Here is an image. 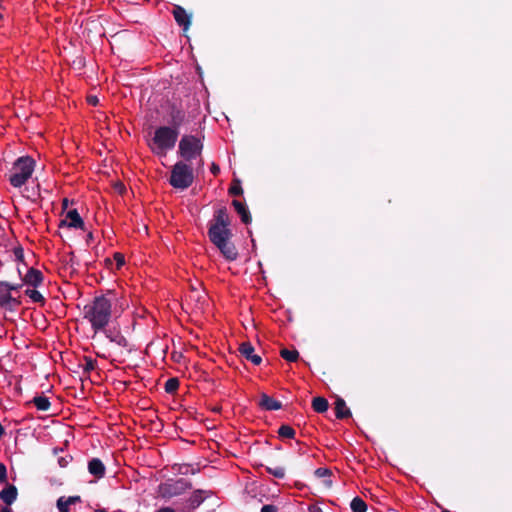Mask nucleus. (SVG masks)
<instances>
[{"label": "nucleus", "instance_id": "1", "mask_svg": "<svg viewBox=\"0 0 512 512\" xmlns=\"http://www.w3.org/2000/svg\"><path fill=\"white\" fill-rule=\"evenodd\" d=\"M230 216L226 207H221L214 212L213 220L208 227V237L213 245L217 247L221 255L229 262L238 258V250L231 241L232 231Z\"/></svg>", "mask_w": 512, "mask_h": 512}, {"label": "nucleus", "instance_id": "2", "mask_svg": "<svg viewBox=\"0 0 512 512\" xmlns=\"http://www.w3.org/2000/svg\"><path fill=\"white\" fill-rule=\"evenodd\" d=\"M112 313V300L106 295L96 296L84 306L83 318L91 324L94 331L93 338L100 330H104L109 325Z\"/></svg>", "mask_w": 512, "mask_h": 512}, {"label": "nucleus", "instance_id": "3", "mask_svg": "<svg viewBox=\"0 0 512 512\" xmlns=\"http://www.w3.org/2000/svg\"><path fill=\"white\" fill-rule=\"evenodd\" d=\"M179 131L168 126H160L155 132L149 144L151 150L157 155L165 156L169 150L175 147Z\"/></svg>", "mask_w": 512, "mask_h": 512}, {"label": "nucleus", "instance_id": "4", "mask_svg": "<svg viewBox=\"0 0 512 512\" xmlns=\"http://www.w3.org/2000/svg\"><path fill=\"white\" fill-rule=\"evenodd\" d=\"M194 182V171L191 164L184 161L176 162L172 168L169 184L179 190L188 189Z\"/></svg>", "mask_w": 512, "mask_h": 512}, {"label": "nucleus", "instance_id": "5", "mask_svg": "<svg viewBox=\"0 0 512 512\" xmlns=\"http://www.w3.org/2000/svg\"><path fill=\"white\" fill-rule=\"evenodd\" d=\"M34 167L35 161L32 157H19L13 164V172L9 176L10 184L15 188L22 187L32 176Z\"/></svg>", "mask_w": 512, "mask_h": 512}, {"label": "nucleus", "instance_id": "6", "mask_svg": "<svg viewBox=\"0 0 512 512\" xmlns=\"http://www.w3.org/2000/svg\"><path fill=\"white\" fill-rule=\"evenodd\" d=\"M202 150V141L194 135H184L179 141L178 155L186 163L190 164L193 159L201 156Z\"/></svg>", "mask_w": 512, "mask_h": 512}, {"label": "nucleus", "instance_id": "7", "mask_svg": "<svg viewBox=\"0 0 512 512\" xmlns=\"http://www.w3.org/2000/svg\"><path fill=\"white\" fill-rule=\"evenodd\" d=\"M192 488V483L184 478L168 479L158 486V492L162 498L170 499L183 494Z\"/></svg>", "mask_w": 512, "mask_h": 512}, {"label": "nucleus", "instance_id": "8", "mask_svg": "<svg viewBox=\"0 0 512 512\" xmlns=\"http://www.w3.org/2000/svg\"><path fill=\"white\" fill-rule=\"evenodd\" d=\"M100 332H103L105 337L113 343L118 349L123 350L126 349L130 351L129 349V342L127 338L122 334L121 329L119 327L113 326V327H105L104 330H100Z\"/></svg>", "mask_w": 512, "mask_h": 512}, {"label": "nucleus", "instance_id": "9", "mask_svg": "<svg viewBox=\"0 0 512 512\" xmlns=\"http://www.w3.org/2000/svg\"><path fill=\"white\" fill-rule=\"evenodd\" d=\"M59 227H67L81 230L86 229L85 223L80 214L78 213L77 209H71L67 211L65 218L60 221Z\"/></svg>", "mask_w": 512, "mask_h": 512}, {"label": "nucleus", "instance_id": "10", "mask_svg": "<svg viewBox=\"0 0 512 512\" xmlns=\"http://www.w3.org/2000/svg\"><path fill=\"white\" fill-rule=\"evenodd\" d=\"M186 120L185 111L177 106L176 104H172L169 108V126L171 128H175L179 131V128L184 124Z\"/></svg>", "mask_w": 512, "mask_h": 512}, {"label": "nucleus", "instance_id": "11", "mask_svg": "<svg viewBox=\"0 0 512 512\" xmlns=\"http://www.w3.org/2000/svg\"><path fill=\"white\" fill-rule=\"evenodd\" d=\"M172 14L174 16L176 23L180 27H183L185 31L189 29L191 25L192 16L191 14H188L187 11L182 6L175 5Z\"/></svg>", "mask_w": 512, "mask_h": 512}, {"label": "nucleus", "instance_id": "12", "mask_svg": "<svg viewBox=\"0 0 512 512\" xmlns=\"http://www.w3.org/2000/svg\"><path fill=\"white\" fill-rule=\"evenodd\" d=\"M22 281L26 285L37 288L42 285L44 281V275L40 270L31 267L28 269L27 273L22 278Z\"/></svg>", "mask_w": 512, "mask_h": 512}, {"label": "nucleus", "instance_id": "13", "mask_svg": "<svg viewBox=\"0 0 512 512\" xmlns=\"http://www.w3.org/2000/svg\"><path fill=\"white\" fill-rule=\"evenodd\" d=\"M239 352L241 356H243L245 359L251 361L254 365H260L262 362V358L260 355L255 354L254 347L250 342H243L239 346Z\"/></svg>", "mask_w": 512, "mask_h": 512}, {"label": "nucleus", "instance_id": "14", "mask_svg": "<svg viewBox=\"0 0 512 512\" xmlns=\"http://www.w3.org/2000/svg\"><path fill=\"white\" fill-rule=\"evenodd\" d=\"M88 471L97 479H101L105 476L106 468L104 463L99 458H92L88 462Z\"/></svg>", "mask_w": 512, "mask_h": 512}, {"label": "nucleus", "instance_id": "15", "mask_svg": "<svg viewBox=\"0 0 512 512\" xmlns=\"http://www.w3.org/2000/svg\"><path fill=\"white\" fill-rule=\"evenodd\" d=\"M258 405L267 411H274L282 408V403L280 401L273 399L265 393L261 394Z\"/></svg>", "mask_w": 512, "mask_h": 512}, {"label": "nucleus", "instance_id": "16", "mask_svg": "<svg viewBox=\"0 0 512 512\" xmlns=\"http://www.w3.org/2000/svg\"><path fill=\"white\" fill-rule=\"evenodd\" d=\"M18 496V490L16 486L7 484V486L0 492V499L7 505L10 506L15 502Z\"/></svg>", "mask_w": 512, "mask_h": 512}, {"label": "nucleus", "instance_id": "17", "mask_svg": "<svg viewBox=\"0 0 512 512\" xmlns=\"http://www.w3.org/2000/svg\"><path fill=\"white\" fill-rule=\"evenodd\" d=\"M232 205L235 208L236 212L239 214L241 221L244 224L251 223L252 216H251L250 211L248 210L247 206L244 203H242L238 200H233Z\"/></svg>", "mask_w": 512, "mask_h": 512}, {"label": "nucleus", "instance_id": "18", "mask_svg": "<svg viewBox=\"0 0 512 512\" xmlns=\"http://www.w3.org/2000/svg\"><path fill=\"white\" fill-rule=\"evenodd\" d=\"M335 405V416L337 419H345L351 416V411L346 406V402L343 398L337 397L334 403Z\"/></svg>", "mask_w": 512, "mask_h": 512}, {"label": "nucleus", "instance_id": "19", "mask_svg": "<svg viewBox=\"0 0 512 512\" xmlns=\"http://www.w3.org/2000/svg\"><path fill=\"white\" fill-rule=\"evenodd\" d=\"M329 407L327 399L324 397H315L312 400V408L317 413H324Z\"/></svg>", "mask_w": 512, "mask_h": 512}, {"label": "nucleus", "instance_id": "20", "mask_svg": "<svg viewBox=\"0 0 512 512\" xmlns=\"http://www.w3.org/2000/svg\"><path fill=\"white\" fill-rule=\"evenodd\" d=\"M206 492L204 490H195L190 499H189V505L192 507V508H197L199 507L203 501L205 500V494Z\"/></svg>", "mask_w": 512, "mask_h": 512}, {"label": "nucleus", "instance_id": "21", "mask_svg": "<svg viewBox=\"0 0 512 512\" xmlns=\"http://www.w3.org/2000/svg\"><path fill=\"white\" fill-rule=\"evenodd\" d=\"M32 403L40 411H48L51 406L49 399L45 396H35Z\"/></svg>", "mask_w": 512, "mask_h": 512}, {"label": "nucleus", "instance_id": "22", "mask_svg": "<svg viewBox=\"0 0 512 512\" xmlns=\"http://www.w3.org/2000/svg\"><path fill=\"white\" fill-rule=\"evenodd\" d=\"M25 295L28 296L34 303H39L42 306L46 302L44 296L38 290H36L35 288H33V289H30V288L26 289L25 290Z\"/></svg>", "mask_w": 512, "mask_h": 512}, {"label": "nucleus", "instance_id": "23", "mask_svg": "<svg viewBox=\"0 0 512 512\" xmlns=\"http://www.w3.org/2000/svg\"><path fill=\"white\" fill-rule=\"evenodd\" d=\"M350 507L353 512H366L367 511V504L360 497L353 498L350 503Z\"/></svg>", "mask_w": 512, "mask_h": 512}, {"label": "nucleus", "instance_id": "24", "mask_svg": "<svg viewBox=\"0 0 512 512\" xmlns=\"http://www.w3.org/2000/svg\"><path fill=\"white\" fill-rule=\"evenodd\" d=\"M280 356L288 362H295L299 358V352L296 349L288 350L283 348L280 351Z\"/></svg>", "mask_w": 512, "mask_h": 512}, {"label": "nucleus", "instance_id": "25", "mask_svg": "<svg viewBox=\"0 0 512 512\" xmlns=\"http://www.w3.org/2000/svg\"><path fill=\"white\" fill-rule=\"evenodd\" d=\"M179 379L176 377L169 378L164 385L165 392L168 394H174L179 388Z\"/></svg>", "mask_w": 512, "mask_h": 512}, {"label": "nucleus", "instance_id": "26", "mask_svg": "<svg viewBox=\"0 0 512 512\" xmlns=\"http://www.w3.org/2000/svg\"><path fill=\"white\" fill-rule=\"evenodd\" d=\"M295 430L290 425H281L278 429V435L281 438L293 439L295 437Z\"/></svg>", "mask_w": 512, "mask_h": 512}, {"label": "nucleus", "instance_id": "27", "mask_svg": "<svg viewBox=\"0 0 512 512\" xmlns=\"http://www.w3.org/2000/svg\"><path fill=\"white\" fill-rule=\"evenodd\" d=\"M11 296L12 291L7 286H2V281H0V308L7 305V301Z\"/></svg>", "mask_w": 512, "mask_h": 512}, {"label": "nucleus", "instance_id": "28", "mask_svg": "<svg viewBox=\"0 0 512 512\" xmlns=\"http://www.w3.org/2000/svg\"><path fill=\"white\" fill-rule=\"evenodd\" d=\"M228 193L232 196H240L243 194L241 181L239 179L236 178L232 181V184L228 190Z\"/></svg>", "mask_w": 512, "mask_h": 512}, {"label": "nucleus", "instance_id": "29", "mask_svg": "<svg viewBox=\"0 0 512 512\" xmlns=\"http://www.w3.org/2000/svg\"><path fill=\"white\" fill-rule=\"evenodd\" d=\"M83 371L84 373H90L97 367V361L91 357L84 356Z\"/></svg>", "mask_w": 512, "mask_h": 512}, {"label": "nucleus", "instance_id": "30", "mask_svg": "<svg viewBox=\"0 0 512 512\" xmlns=\"http://www.w3.org/2000/svg\"><path fill=\"white\" fill-rule=\"evenodd\" d=\"M266 471L276 478L283 479L285 477V468L282 466L266 467Z\"/></svg>", "mask_w": 512, "mask_h": 512}, {"label": "nucleus", "instance_id": "31", "mask_svg": "<svg viewBox=\"0 0 512 512\" xmlns=\"http://www.w3.org/2000/svg\"><path fill=\"white\" fill-rule=\"evenodd\" d=\"M21 305V301L19 298L17 297H13L11 296L9 298V300L7 301V305L3 306V309L5 310H8V311H15L17 307H19Z\"/></svg>", "mask_w": 512, "mask_h": 512}, {"label": "nucleus", "instance_id": "32", "mask_svg": "<svg viewBox=\"0 0 512 512\" xmlns=\"http://www.w3.org/2000/svg\"><path fill=\"white\" fill-rule=\"evenodd\" d=\"M177 471L182 475L195 474V469L188 464L177 465Z\"/></svg>", "mask_w": 512, "mask_h": 512}, {"label": "nucleus", "instance_id": "33", "mask_svg": "<svg viewBox=\"0 0 512 512\" xmlns=\"http://www.w3.org/2000/svg\"><path fill=\"white\" fill-rule=\"evenodd\" d=\"M332 472L328 468H318L315 470V476L318 478H330Z\"/></svg>", "mask_w": 512, "mask_h": 512}, {"label": "nucleus", "instance_id": "34", "mask_svg": "<svg viewBox=\"0 0 512 512\" xmlns=\"http://www.w3.org/2000/svg\"><path fill=\"white\" fill-rule=\"evenodd\" d=\"M23 281L21 280L20 283H11V282H8V281H2V286H7L8 289H10L11 291H17L19 290L20 288H22L23 286Z\"/></svg>", "mask_w": 512, "mask_h": 512}, {"label": "nucleus", "instance_id": "35", "mask_svg": "<svg viewBox=\"0 0 512 512\" xmlns=\"http://www.w3.org/2000/svg\"><path fill=\"white\" fill-rule=\"evenodd\" d=\"M114 260L116 261V268L120 269L125 264L124 255L116 252L113 255Z\"/></svg>", "mask_w": 512, "mask_h": 512}, {"label": "nucleus", "instance_id": "36", "mask_svg": "<svg viewBox=\"0 0 512 512\" xmlns=\"http://www.w3.org/2000/svg\"><path fill=\"white\" fill-rule=\"evenodd\" d=\"M0 483H7V468L4 463L0 462Z\"/></svg>", "mask_w": 512, "mask_h": 512}, {"label": "nucleus", "instance_id": "37", "mask_svg": "<svg viewBox=\"0 0 512 512\" xmlns=\"http://www.w3.org/2000/svg\"><path fill=\"white\" fill-rule=\"evenodd\" d=\"M68 507L69 506L64 503V497H60L57 500V508H58L59 512H69V508Z\"/></svg>", "mask_w": 512, "mask_h": 512}, {"label": "nucleus", "instance_id": "38", "mask_svg": "<svg viewBox=\"0 0 512 512\" xmlns=\"http://www.w3.org/2000/svg\"><path fill=\"white\" fill-rule=\"evenodd\" d=\"M278 511H279V509H278L277 506L272 505V504H268V505H264L261 508L260 512H278Z\"/></svg>", "mask_w": 512, "mask_h": 512}, {"label": "nucleus", "instance_id": "39", "mask_svg": "<svg viewBox=\"0 0 512 512\" xmlns=\"http://www.w3.org/2000/svg\"><path fill=\"white\" fill-rule=\"evenodd\" d=\"M80 501H81L80 496H70L66 500L64 499V503L67 504L68 506L75 504L77 502H80Z\"/></svg>", "mask_w": 512, "mask_h": 512}, {"label": "nucleus", "instance_id": "40", "mask_svg": "<svg viewBox=\"0 0 512 512\" xmlns=\"http://www.w3.org/2000/svg\"><path fill=\"white\" fill-rule=\"evenodd\" d=\"M14 255H15L17 260L23 261L24 253H23V249L21 247H16L14 249Z\"/></svg>", "mask_w": 512, "mask_h": 512}, {"label": "nucleus", "instance_id": "41", "mask_svg": "<svg viewBox=\"0 0 512 512\" xmlns=\"http://www.w3.org/2000/svg\"><path fill=\"white\" fill-rule=\"evenodd\" d=\"M211 173L215 176H217L220 173V167L218 164L213 162L210 167Z\"/></svg>", "mask_w": 512, "mask_h": 512}, {"label": "nucleus", "instance_id": "42", "mask_svg": "<svg viewBox=\"0 0 512 512\" xmlns=\"http://www.w3.org/2000/svg\"><path fill=\"white\" fill-rule=\"evenodd\" d=\"M87 101L90 105H93V106H96L99 102V100L96 96H88Z\"/></svg>", "mask_w": 512, "mask_h": 512}, {"label": "nucleus", "instance_id": "43", "mask_svg": "<svg viewBox=\"0 0 512 512\" xmlns=\"http://www.w3.org/2000/svg\"><path fill=\"white\" fill-rule=\"evenodd\" d=\"M58 463L61 467H66L69 464V460L66 457H60Z\"/></svg>", "mask_w": 512, "mask_h": 512}, {"label": "nucleus", "instance_id": "44", "mask_svg": "<svg viewBox=\"0 0 512 512\" xmlns=\"http://www.w3.org/2000/svg\"><path fill=\"white\" fill-rule=\"evenodd\" d=\"M156 512H175V510L171 507H162L158 509Z\"/></svg>", "mask_w": 512, "mask_h": 512}, {"label": "nucleus", "instance_id": "45", "mask_svg": "<svg viewBox=\"0 0 512 512\" xmlns=\"http://www.w3.org/2000/svg\"><path fill=\"white\" fill-rule=\"evenodd\" d=\"M96 355L100 358H104V359H109V354H106L105 352L103 353H100V352H97Z\"/></svg>", "mask_w": 512, "mask_h": 512}, {"label": "nucleus", "instance_id": "46", "mask_svg": "<svg viewBox=\"0 0 512 512\" xmlns=\"http://www.w3.org/2000/svg\"><path fill=\"white\" fill-rule=\"evenodd\" d=\"M69 201L67 198H64L62 201V208L63 210H66L68 208Z\"/></svg>", "mask_w": 512, "mask_h": 512}, {"label": "nucleus", "instance_id": "47", "mask_svg": "<svg viewBox=\"0 0 512 512\" xmlns=\"http://www.w3.org/2000/svg\"><path fill=\"white\" fill-rule=\"evenodd\" d=\"M93 240V233L90 232L87 234L86 242L89 244Z\"/></svg>", "mask_w": 512, "mask_h": 512}, {"label": "nucleus", "instance_id": "48", "mask_svg": "<svg viewBox=\"0 0 512 512\" xmlns=\"http://www.w3.org/2000/svg\"><path fill=\"white\" fill-rule=\"evenodd\" d=\"M0 512H12V509L9 507H2L0 505Z\"/></svg>", "mask_w": 512, "mask_h": 512}, {"label": "nucleus", "instance_id": "49", "mask_svg": "<svg viewBox=\"0 0 512 512\" xmlns=\"http://www.w3.org/2000/svg\"><path fill=\"white\" fill-rule=\"evenodd\" d=\"M203 166H204V161L203 159L201 158L198 162V169H203Z\"/></svg>", "mask_w": 512, "mask_h": 512}, {"label": "nucleus", "instance_id": "50", "mask_svg": "<svg viewBox=\"0 0 512 512\" xmlns=\"http://www.w3.org/2000/svg\"><path fill=\"white\" fill-rule=\"evenodd\" d=\"M297 445H298V446H301V444H300V442H299V441L297 442ZM298 452H299L300 454H303V453H304V451L302 450V447H299Z\"/></svg>", "mask_w": 512, "mask_h": 512}, {"label": "nucleus", "instance_id": "51", "mask_svg": "<svg viewBox=\"0 0 512 512\" xmlns=\"http://www.w3.org/2000/svg\"><path fill=\"white\" fill-rule=\"evenodd\" d=\"M118 189L120 192H122L123 190H125V187L123 186V184H119Z\"/></svg>", "mask_w": 512, "mask_h": 512}, {"label": "nucleus", "instance_id": "52", "mask_svg": "<svg viewBox=\"0 0 512 512\" xmlns=\"http://www.w3.org/2000/svg\"><path fill=\"white\" fill-rule=\"evenodd\" d=\"M105 262L107 266L112 265V261L109 258L105 259Z\"/></svg>", "mask_w": 512, "mask_h": 512}, {"label": "nucleus", "instance_id": "53", "mask_svg": "<svg viewBox=\"0 0 512 512\" xmlns=\"http://www.w3.org/2000/svg\"><path fill=\"white\" fill-rule=\"evenodd\" d=\"M325 484H327L328 486H331L332 481L330 479H327V480H325Z\"/></svg>", "mask_w": 512, "mask_h": 512}, {"label": "nucleus", "instance_id": "54", "mask_svg": "<svg viewBox=\"0 0 512 512\" xmlns=\"http://www.w3.org/2000/svg\"><path fill=\"white\" fill-rule=\"evenodd\" d=\"M95 512H108V511L105 509H97Z\"/></svg>", "mask_w": 512, "mask_h": 512}, {"label": "nucleus", "instance_id": "55", "mask_svg": "<svg viewBox=\"0 0 512 512\" xmlns=\"http://www.w3.org/2000/svg\"><path fill=\"white\" fill-rule=\"evenodd\" d=\"M38 195H39L38 191H34L33 190V195L32 196L35 197V196H38Z\"/></svg>", "mask_w": 512, "mask_h": 512}, {"label": "nucleus", "instance_id": "56", "mask_svg": "<svg viewBox=\"0 0 512 512\" xmlns=\"http://www.w3.org/2000/svg\"><path fill=\"white\" fill-rule=\"evenodd\" d=\"M17 272H18L19 276H21V270L19 269V267H17Z\"/></svg>", "mask_w": 512, "mask_h": 512}, {"label": "nucleus", "instance_id": "57", "mask_svg": "<svg viewBox=\"0 0 512 512\" xmlns=\"http://www.w3.org/2000/svg\"><path fill=\"white\" fill-rule=\"evenodd\" d=\"M441 512H451V511L448 509H443Z\"/></svg>", "mask_w": 512, "mask_h": 512}, {"label": "nucleus", "instance_id": "58", "mask_svg": "<svg viewBox=\"0 0 512 512\" xmlns=\"http://www.w3.org/2000/svg\"><path fill=\"white\" fill-rule=\"evenodd\" d=\"M2 18V15L0 14V19Z\"/></svg>", "mask_w": 512, "mask_h": 512}]
</instances>
